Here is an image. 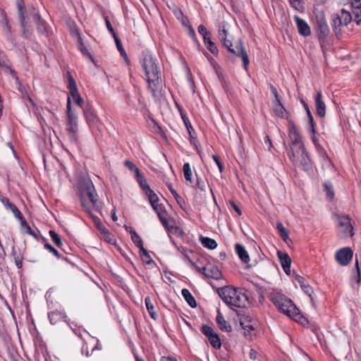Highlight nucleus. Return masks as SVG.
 I'll list each match as a JSON object with an SVG mask.
<instances>
[{
    "label": "nucleus",
    "mask_w": 361,
    "mask_h": 361,
    "mask_svg": "<svg viewBox=\"0 0 361 361\" xmlns=\"http://www.w3.org/2000/svg\"><path fill=\"white\" fill-rule=\"evenodd\" d=\"M218 293L223 301L231 308L238 307L235 322L239 323L243 334L246 336L248 327V316L246 306L248 304V296L242 289H236L231 286L221 288Z\"/></svg>",
    "instance_id": "1"
},
{
    "label": "nucleus",
    "mask_w": 361,
    "mask_h": 361,
    "mask_svg": "<svg viewBox=\"0 0 361 361\" xmlns=\"http://www.w3.org/2000/svg\"><path fill=\"white\" fill-rule=\"evenodd\" d=\"M140 63L146 75L147 88L157 97L161 88V68L157 57L148 50L142 51Z\"/></svg>",
    "instance_id": "2"
},
{
    "label": "nucleus",
    "mask_w": 361,
    "mask_h": 361,
    "mask_svg": "<svg viewBox=\"0 0 361 361\" xmlns=\"http://www.w3.org/2000/svg\"><path fill=\"white\" fill-rule=\"evenodd\" d=\"M97 194L92 182L85 180L80 185V199L81 206L90 214L93 221L99 218L92 214V210L98 211L100 209Z\"/></svg>",
    "instance_id": "3"
},
{
    "label": "nucleus",
    "mask_w": 361,
    "mask_h": 361,
    "mask_svg": "<svg viewBox=\"0 0 361 361\" xmlns=\"http://www.w3.org/2000/svg\"><path fill=\"white\" fill-rule=\"evenodd\" d=\"M269 298L278 310L289 317L295 321H299L302 318L298 307L285 295L274 290L270 293Z\"/></svg>",
    "instance_id": "4"
},
{
    "label": "nucleus",
    "mask_w": 361,
    "mask_h": 361,
    "mask_svg": "<svg viewBox=\"0 0 361 361\" xmlns=\"http://www.w3.org/2000/svg\"><path fill=\"white\" fill-rule=\"evenodd\" d=\"M219 38L222 44L228 49V51L232 54H235L236 56H240L243 61L244 68L247 71L248 67V56L245 47L243 46V43L241 39H239L238 44L235 45V48H233V45L231 41L228 39V33L226 29V26L224 23H221L219 27Z\"/></svg>",
    "instance_id": "5"
},
{
    "label": "nucleus",
    "mask_w": 361,
    "mask_h": 361,
    "mask_svg": "<svg viewBox=\"0 0 361 361\" xmlns=\"http://www.w3.org/2000/svg\"><path fill=\"white\" fill-rule=\"evenodd\" d=\"M352 21L350 13L343 8L331 16V27L337 38H341L346 27Z\"/></svg>",
    "instance_id": "6"
},
{
    "label": "nucleus",
    "mask_w": 361,
    "mask_h": 361,
    "mask_svg": "<svg viewBox=\"0 0 361 361\" xmlns=\"http://www.w3.org/2000/svg\"><path fill=\"white\" fill-rule=\"evenodd\" d=\"M288 158L294 163L300 162V165L305 171L312 170L311 160L308 157L306 149L302 147L290 149L288 152Z\"/></svg>",
    "instance_id": "7"
},
{
    "label": "nucleus",
    "mask_w": 361,
    "mask_h": 361,
    "mask_svg": "<svg viewBox=\"0 0 361 361\" xmlns=\"http://www.w3.org/2000/svg\"><path fill=\"white\" fill-rule=\"evenodd\" d=\"M314 24L319 40L325 39L329 35L330 30L323 13H319L316 15Z\"/></svg>",
    "instance_id": "8"
},
{
    "label": "nucleus",
    "mask_w": 361,
    "mask_h": 361,
    "mask_svg": "<svg viewBox=\"0 0 361 361\" xmlns=\"http://www.w3.org/2000/svg\"><path fill=\"white\" fill-rule=\"evenodd\" d=\"M66 130L68 133V138L73 143H76L78 140V116L76 114H69L67 117Z\"/></svg>",
    "instance_id": "9"
},
{
    "label": "nucleus",
    "mask_w": 361,
    "mask_h": 361,
    "mask_svg": "<svg viewBox=\"0 0 361 361\" xmlns=\"http://www.w3.org/2000/svg\"><path fill=\"white\" fill-rule=\"evenodd\" d=\"M338 226L341 232L344 237H351L354 235L353 227L351 223V219L347 215H336Z\"/></svg>",
    "instance_id": "10"
},
{
    "label": "nucleus",
    "mask_w": 361,
    "mask_h": 361,
    "mask_svg": "<svg viewBox=\"0 0 361 361\" xmlns=\"http://www.w3.org/2000/svg\"><path fill=\"white\" fill-rule=\"evenodd\" d=\"M201 331L207 338L214 348L219 349L221 347V342L218 334L211 326L204 324L201 328Z\"/></svg>",
    "instance_id": "11"
},
{
    "label": "nucleus",
    "mask_w": 361,
    "mask_h": 361,
    "mask_svg": "<svg viewBox=\"0 0 361 361\" xmlns=\"http://www.w3.org/2000/svg\"><path fill=\"white\" fill-rule=\"evenodd\" d=\"M289 137L291 139V145L290 149L299 148L302 147L301 135H300L298 128L293 123H290L288 126Z\"/></svg>",
    "instance_id": "12"
},
{
    "label": "nucleus",
    "mask_w": 361,
    "mask_h": 361,
    "mask_svg": "<svg viewBox=\"0 0 361 361\" xmlns=\"http://www.w3.org/2000/svg\"><path fill=\"white\" fill-rule=\"evenodd\" d=\"M17 6L18 8V13H19V20L20 22L21 27L23 29V33L22 35L25 38H29L31 35V30L29 28V26L27 24V22L25 21V18L23 13V0H17Z\"/></svg>",
    "instance_id": "13"
},
{
    "label": "nucleus",
    "mask_w": 361,
    "mask_h": 361,
    "mask_svg": "<svg viewBox=\"0 0 361 361\" xmlns=\"http://www.w3.org/2000/svg\"><path fill=\"white\" fill-rule=\"evenodd\" d=\"M353 251L350 247H345L338 250L336 253V259L342 266L349 264L353 257Z\"/></svg>",
    "instance_id": "14"
},
{
    "label": "nucleus",
    "mask_w": 361,
    "mask_h": 361,
    "mask_svg": "<svg viewBox=\"0 0 361 361\" xmlns=\"http://www.w3.org/2000/svg\"><path fill=\"white\" fill-rule=\"evenodd\" d=\"M196 269L201 272L205 277L213 279H219L221 276V273L219 269L214 266L204 267L200 268L196 267Z\"/></svg>",
    "instance_id": "15"
},
{
    "label": "nucleus",
    "mask_w": 361,
    "mask_h": 361,
    "mask_svg": "<svg viewBox=\"0 0 361 361\" xmlns=\"http://www.w3.org/2000/svg\"><path fill=\"white\" fill-rule=\"evenodd\" d=\"M0 27L3 35L8 39L12 40L13 30L5 13L2 12L0 16Z\"/></svg>",
    "instance_id": "16"
},
{
    "label": "nucleus",
    "mask_w": 361,
    "mask_h": 361,
    "mask_svg": "<svg viewBox=\"0 0 361 361\" xmlns=\"http://www.w3.org/2000/svg\"><path fill=\"white\" fill-rule=\"evenodd\" d=\"M0 67L6 73L11 75V76L18 80L17 74L14 70L12 69L11 62L8 59L7 56L3 51H0Z\"/></svg>",
    "instance_id": "17"
},
{
    "label": "nucleus",
    "mask_w": 361,
    "mask_h": 361,
    "mask_svg": "<svg viewBox=\"0 0 361 361\" xmlns=\"http://www.w3.org/2000/svg\"><path fill=\"white\" fill-rule=\"evenodd\" d=\"M294 20L296 23L297 28L300 35H302L304 37H307L310 35V27L305 20H302L298 16H295L294 17Z\"/></svg>",
    "instance_id": "18"
},
{
    "label": "nucleus",
    "mask_w": 361,
    "mask_h": 361,
    "mask_svg": "<svg viewBox=\"0 0 361 361\" xmlns=\"http://www.w3.org/2000/svg\"><path fill=\"white\" fill-rule=\"evenodd\" d=\"M322 97L321 91L317 92L314 96V102L317 115L320 118H324L326 115V105Z\"/></svg>",
    "instance_id": "19"
},
{
    "label": "nucleus",
    "mask_w": 361,
    "mask_h": 361,
    "mask_svg": "<svg viewBox=\"0 0 361 361\" xmlns=\"http://www.w3.org/2000/svg\"><path fill=\"white\" fill-rule=\"evenodd\" d=\"M355 16L357 25L361 24V0H348Z\"/></svg>",
    "instance_id": "20"
},
{
    "label": "nucleus",
    "mask_w": 361,
    "mask_h": 361,
    "mask_svg": "<svg viewBox=\"0 0 361 361\" xmlns=\"http://www.w3.org/2000/svg\"><path fill=\"white\" fill-rule=\"evenodd\" d=\"M83 111L86 121L90 126H96L98 123L99 118L89 104L85 106Z\"/></svg>",
    "instance_id": "21"
},
{
    "label": "nucleus",
    "mask_w": 361,
    "mask_h": 361,
    "mask_svg": "<svg viewBox=\"0 0 361 361\" xmlns=\"http://www.w3.org/2000/svg\"><path fill=\"white\" fill-rule=\"evenodd\" d=\"M164 212L163 208L159 209V211L156 212L157 214L159 220L161 221L162 225L168 230L169 233L173 232L174 233H180L181 231L180 229L177 226H172L169 225V220L168 219L162 214Z\"/></svg>",
    "instance_id": "22"
},
{
    "label": "nucleus",
    "mask_w": 361,
    "mask_h": 361,
    "mask_svg": "<svg viewBox=\"0 0 361 361\" xmlns=\"http://www.w3.org/2000/svg\"><path fill=\"white\" fill-rule=\"evenodd\" d=\"M68 81L70 94L72 97L73 102H75L80 95L78 92L76 82L69 72H68Z\"/></svg>",
    "instance_id": "23"
},
{
    "label": "nucleus",
    "mask_w": 361,
    "mask_h": 361,
    "mask_svg": "<svg viewBox=\"0 0 361 361\" xmlns=\"http://www.w3.org/2000/svg\"><path fill=\"white\" fill-rule=\"evenodd\" d=\"M145 195L147 196L150 204L155 212H158L159 209L163 208V207L158 203L159 197L157 195L151 188L145 192Z\"/></svg>",
    "instance_id": "24"
},
{
    "label": "nucleus",
    "mask_w": 361,
    "mask_h": 361,
    "mask_svg": "<svg viewBox=\"0 0 361 361\" xmlns=\"http://www.w3.org/2000/svg\"><path fill=\"white\" fill-rule=\"evenodd\" d=\"M1 203L5 206L7 209H10L16 218L22 220L23 216L18 207L11 203L7 197L1 198Z\"/></svg>",
    "instance_id": "25"
},
{
    "label": "nucleus",
    "mask_w": 361,
    "mask_h": 361,
    "mask_svg": "<svg viewBox=\"0 0 361 361\" xmlns=\"http://www.w3.org/2000/svg\"><path fill=\"white\" fill-rule=\"evenodd\" d=\"M216 322L221 331L230 332L232 330L231 326L226 321L220 311L217 310Z\"/></svg>",
    "instance_id": "26"
},
{
    "label": "nucleus",
    "mask_w": 361,
    "mask_h": 361,
    "mask_svg": "<svg viewBox=\"0 0 361 361\" xmlns=\"http://www.w3.org/2000/svg\"><path fill=\"white\" fill-rule=\"evenodd\" d=\"M33 21L35 23L38 32L41 34L47 32L46 22L41 18L39 13H35L33 16Z\"/></svg>",
    "instance_id": "27"
},
{
    "label": "nucleus",
    "mask_w": 361,
    "mask_h": 361,
    "mask_svg": "<svg viewBox=\"0 0 361 361\" xmlns=\"http://www.w3.org/2000/svg\"><path fill=\"white\" fill-rule=\"evenodd\" d=\"M235 251L243 262H248V254L244 246L240 243H236L235 245Z\"/></svg>",
    "instance_id": "28"
},
{
    "label": "nucleus",
    "mask_w": 361,
    "mask_h": 361,
    "mask_svg": "<svg viewBox=\"0 0 361 361\" xmlns=\"http://www.w3.org/2000/svg\"><path fill=\"white\" fill-rule=\"evenodd\" d=\"M181 294L184 299L185 300V301L191 307H195L197 306V302L195 298L192 295V294L188 289L183 288L181 290Z\"/></svg>",
    "instance_id": "29"
},
{
    "label": "nucleus",
    "mask_w": 361,
    "mask_h": 361,
    "mask_svg": "<svg viewBox=\"0 0 361 361\" xmlns=\"http://www.w3.org/2000/svg\"><path fill=\"white\" fill-rule=\"evenodd\" d=\"M49 319L51 324H55L58 322L63 320V319L65 317L64 313L59 312V311H53L51 312L49 315Z\"/></svg>",
    "instance_id": "30"
},
{
    "label": "nucleus",
    "mask_w": 361,
    "mask_h": 361,
    "mask_svg": "<svg viewBox=\"0 0 361 361\" xmlns=\"http://www.w3.org/2000/svg\"><path fill=\"white\" fill-rule=\"evenodd\" d=\"M200 240L202 245L204 247H207L210 250H214V249L216 248V247H217V243L214 239H212L208 237H202H202H200Z\"/></svg>",
    "instance_id": "31"
},
{
    "label": "nucleus",
    "mask_w": 361,
    "mask_h": 361,
    "mask_svg": "<svg viewBox=\"0 0 361 361\" xmlns=\"http://www.w3.org/2000/svg\"><path fill=\"white\" fill-rule=\"evenodd\" d=\"M277 255L280 260L282 267H286V268H288V266H290L291 259L287 253L281 251H278Z\"/></svg>",
    "instance_id": "32"
},
{
    "label": "nucleus",
    "mask_w": 361,
    "mask_h": 361,
    "mask_svg": "<svg viewBox=\"0 0 361 361\" xmlns=\"http://www.w3.org/2000/svg\"><path fill=\"white\" fill-rule=\"evenodd\" d=\"M274 112L278 117L284 118L286 116V111L282 105L281 100H279V102L274 101Z\"/></svg>",
    "instance_id": "33"
},
{
    "label": "nucleus",
    "mask_w": 361,
    "mask_h": 361,
    "mask_svg": "<svg viewBox=\"0 0 361 361\" xmlns=\"http://www.w3.org/2000/svg\"><path fill=\"white\" fill-rule=\"evenodd\" d=\"M145 303L147 310L150 317L154 320L157 319L158 317V315H157V312L154 311V305H153L151 299L149 298V297L145 298Z\"/></svg>",
    "instance_id": "34"
},
{
    "label": "nucleus",
    "mask_w": 361,
    "mask_h": 361,
    "mask_svg": "<svg viewBox=\"0 0 361 361\" xmlns=\"http://www.w3.org/2000/svg\"><path fill=\"white\" fill-rule=\"evenodd\" d=\"M297 281L300 284L301 288L303 290V291L309 296H311V294L312 293V288L305 283V280L303 277L300 276H298L296 278Z\"/></svg>",
    "instance_id": "35"
},
{
    "label": "nucleus",
    "mask_w": 361,
    "mask_h": 361,
    "mask_svg": "<svg viewBox=\"0 0 361 361\" xmlns=\"http://www.w3.org/2000/svg\"><path fill=\"white\" fill-rule=\"evenodd\" d=\"M135 177H136L137 181L139 183L140 187L142 189L143 191H145V192L150 189V187L147 184L146 179L144 178V176L141 173H139Z\"/></svg>",
    "instance_id": "36"
},
{
    "label": "nucleus",
    "mask_w": 361,
    "mask_h": 361,
    "mask_svg": "<svg viewBox=\"0 0 361 361\" xmlns=\"http://www.w3.org/2000/svg\"><path fill=\"white\" fill-rule=\"evenodd\" d=\"M140 252L141 258L144 263H146L147 264L154 263V261L149 256L147 250L144 247H142L141 248H140Z\"/></svg>",
    "instance_id": "37"
},
{
    "label": "nucleus",
    "mask_w": 361,
    "mask_h": 361,
    "mask_svg": "<svg viewBox=\"0 0 361 361\" xmlns=\"http://www.w3.org/2000/svg\"><path fill=\"white\" fill-rule=\"evenodd\" d=\"M204 43L205 44L207 48L213 54H216L218 53V49L215 44L212 41L210 37H205L204 39Z\"/></svg>",
    "instance_id": "38"
},
{
    "label": "nucleus",
    "mask_w": 361,
    "mask_h": 361,
    "mask_svg": "<svg viewBox=\"0 0 361 361\" xmlns=\"http://www.w3.org/2000/svg\"><path fill=\"white\" fill-rule=\"evenodd\" d=\"M49 236L51 238L52 241L54 243V244L59 248H61L63 246L62 240L60 238V236L54 231H49Z\"/></svg>",
    "instance_id": "39"
},
{
    "label": "nucleus",
    "mask_w": 361,
    "mask_h": 361,
    "mask_svg": "<svg viewBox=\"0 0 361 361\" xmlns=\"http://www.w3.org/2000/svg\"><path fill=\"white\" fill-rule=\"evenodd\" d=\"M183 171L184 173V177L187 181L190 183L192 182V171L190 169V165L189 163H185L183 167Z\"/></svg>",
    "instance_id": "40"
},
{
    "label": "nucleus",
    "mask_w": 361,
    "mask_h": 361,
    "mask_svg": "<svg viewBox=\"0 0 361 361\" xmlns=\"http://www.w3.org/2000/svg\"><path fill=\"white\" fill-rule=\"evenodd\" d=\"M308 121H307V130L308 133H316V123L314 121V118L312 114L307 115Z\"/></svg>",
    "instance_id": "41"
},
{
    "label": "nucleus",
    "mask_w": 361,
    "mask_h": 361,
    "mask_svg": "<svg viewBox=\"0 0 361 361\" xmlns=\"http://www.w3.org/2000/svg\"><path fill=\"white\" fill-rule=\"evenodd\" d=\"M131 240L137 247L141 248L143 247V242L137 232H133V235H131Z\"/></svg>",
    "instance_id": "42"
},
{
    "label": "nucleus",
    "mask_w": 361,
    "mask_h": 361,
    "mask_svg": "<svg viewBox=\"0 0 361 361\" xmlns=\"http://www.w3.org/2000/svg\"><path fill=\"white\" fill-rule=\"evenodd\" d=\"M276 228L280 233L281 237L286 240L288 238V232L285 228L281 223H278L276 225Z\"/></svg>",
    "instance_id": "43"
},
{
    "label": "nucleus",
    "mask_w": 361,
    "mask_h": 361,
    "mask_svg": "<svg viewBox=\"0 0 361 361\" xmlns=\"http://www.w3.org/2000/svg\"><path fill=\"white\" fill-rule=\"evenodd\" d=\"M169 190L176 199L178 204L183 208V204H185L184 200L179 196L176 191L172 188L171 185H169Z\"/></svg>",
    "instance_id": "44"
},
{
    "label": "nucleus",
    "mask_w": 361,
    "mask_h": 361,
    "mask_svg": "<svg viewBox=\"0 0 361 361\" xmlns=\"http://www.w3.org/2000/svg\"><path fill=\"white\" fill-rule=\"evenodd\" d=\"M324 190L326 193V196L329 200H332L334 197L333 186L330 182H326L324 184Z\"/></svg>",
    "instance_id": "45"
},
{
    "label": "nucleus",
    "mask_w": 361,
    "mask_h": 361,
    "mask_svg": "<svg viewBox=\"0 0 361 361\" xmlns=\"http://www.w3.org/2000/svg\"><path fill=\"white\" fill-rule=\"evenodd\" d=\"M355 268H356V270H355V272L354 273V275H353V276H352V279L354 280L357 283H359L361 281V277H360V270L359 264H358L357 260H356V262H355Z\"/></svg>",
    "instance_id": "46"
},
{
    "label": "nucleus",
    "mask_w": 361,
    "mask_h": 361,
    "mask_svg": "<svg viewBox=\"0 0 361 361\" xmlns=\"http://www.w3.org/2000/svg\"><path fill=\"white\" fill-rule=\"evenodd\" d=\"M125 165L129 170L135 172V176H137L139 173H140L138 168L133 162H131L128 160H126L125 161Z\"/></svg>",
    "instance_id": "47"
},
{
    "label": "nucleus",
    "mask_w": 361,
    "mask_h": 361,
    "mask_svg": "<svg viewBox=\"0 0 361 361\" xmlns=\"http://www.w3.org/2000/svg\"><path fill=\"white\" fill-rule=\"evenodd\" d=\"M114 39H115V42H116V47H117L118 50L119 51V52L121 53V54L123 57H126L127 54H126V52L125 51V50H124V49H123V47L122 46V43H121V39L118 38V37H114Z\"/></svg>",
    "instance_id": "48"
},
{
    "label": "nucleus",
    "mask_w": 361,
    "mask_h": 361,
    "mask_svg": "<svg viewBox=\"0 0 361 361\" xmlns=\"http://www.w3.org/2000/svg\"><path fill=\"white\" fill-rule=\"evenodd\" d=\"M44 246L45 249L48 250L50 252H51L57 258L61 257L59 251L57 250H56L53 246H51L49 243H45Z\"/></svg>",
    "instance_id": "49"
},
{
    "label": "nucleus",
    "mask_w": 361,
    "mask_h": 361,
    "mask_svg": "<svg viewBox=\"0 0 361 361\" xmlns=\"http://www.w3.org/2000/svg\"><path fill=\"white\" fill-rule=\"evenodd\" d=\"M198 32L202 35L203 39L205 37H209L210 33L207 30V28L203 25H200L197 27Z\"/></svg>",
    "instance_id": "50"
},
{
    "label": "nucleus",
    "mask_w": 361,
    "mask_h": 361,
    "mask_svg": "<svg viewBox=\"0 0 361 361\" xmlns=\"http://www.w3.org/2000/svg\"><path fill=\"white\" fill-rule=\"evenodd\" d=\"M179 110H180V112L181 117H182V118L183 120V122H184V123H185V126H186V128L188 129V131L190 132V129H192V126H191V124H190L188 117L185 116V114L183 113L182 109L179 108Z\"/></svg>",
    "instance_id": "51"
},
{
    "label": "nucleus",
    "mask_w": 361,
    "mask_h": 361,
    "mask_svg": "<svg viewBox=\"0 0 361 361\" xmlns=\"http://www.w3.org/2000/svg\"><path fill=\"white\" fill-rule=\"evenodd\" d=\"M212 159L215 161V163L216 164L219 171L221 172H222L224 171V164L221 161L219 157L217 155H216V154H213L212 155Z\"/></svg>",
    "instance_id": "52"
},
{
    "label": "nucleus",
    "mask_w": 361,
    "mask_h": 361,
    "mask_svg": "<svg viewBox=\"0 0 361 361\" xmlns=\"http://www.w3.org/2000/svg\"><path fill=\"white\" fill-rule=\"evenodd\" d=\"M105 23H106V25L108 30L111 33L114 38L116 37H118V35H116V33L115 32V31L113 28L109 20L107 18H105Z\"/></svg>",
    "instance_id": "53"
},
{
    "label": "nucleus",
    "mask_w": 361,
    "mask_h": 361,
    "mask_svg": "<svg viewBox=\"0 0 361 361\" xmlns=\"http://www.w3.org/2000/svg\"><path fill=\"white\" fill-rule=\"evenodd\" d=\"M79 49L80 50L81 53L83 55L88 56L90 59H91L92 60V55L90 54V53L88 51L87 49L85 47V45L82 43L80 44Z\"/></svg>",
    "instance_id": "54"
},
{
    "label": "nucleus",
    "mask_w": 361,
    "mask_h": 361,
    "mask_svg": "<svg viewBox=\"0 0 361 361\" xmlns=\"http://www.w3.org/2000/svg\"><path fill=\"white\" fill-rule=\"evenodd\" d=\"M229 205L235 210V212L238 214V216L242 214V212L240 207L235 204V202L233 200H230L228 202Z\"/></svg>",
    "instance_id": "55"
},
{
    "label": "nucleus",
    "mask_w": 361,
    "mask_h": 361,
    "mask_svg": "<svg viewBox=\"0 0 361 361\" xmlns=\"http://www.w3.org/2000/svg\"><path fill=\"white\" fill-rule=\"evenodd\" d=\"M291 6L296 10L300 11L302 6L300 0H289Z\"/></svg>",
    "instance_id": "56"
},
{
    "label": "nucleus",
    "mask_w": 361,
    "mask_h": 361,
    "mask_svg": "<svg viewBox=\"0 0 361 361\" xmlns=\"http://www.w3.org/2000/svg\"><path fill=\"white\" fill-rule=\"evenodd\" d=\"M255 256H256V257H255V259H254V262H253V264H250V267H251V266H252V265H253V266L257 265V264H258V262H265V260H264V257H262L261 255H259L257 253V251H256Z\"/></svg>",
    "instance_id": "57"
},
{
    "label": "nucleus",
    "mask_w": 361,
    "mask_h": 361,
    "mask_svg": "<svg viewBox=\"0 0 361 361\" xmlns=\"http://www.w3.org/2000/svg\"><path fill=\"white\" fill-rule=\"evenodd\" d=\"M309 134L310 135L311 140H312L313 144L314 145V146L317 148L320 147V145L319 144V139H318L317 136L316 135V133H309Z\"/></svg>",
    "instance_id": "58"
},
{
    "label": "nucleus",
    "mask_w": 361,
    "mask_h": 361,
    "mask_svg": "<svg viewBox=\"0 0 361 361\" xmlns=\"http://www.w3.org/2000/svg\"><path fill=\"white\" fill-rule=\"evenodd\" d=\"M14 259H15L16 265L17 266V267L18 269H20L23 265L22 259L19 256H16V255H14Z\"/></svg>",
    "instance_id": "59"
},
{
    "label": "nucleus",
    "mask_w": 361,
    "mask_h": 361,
    "mask_svg": "<svg viewBox=\"0 0 361 361\" xmlns=\"http://www.w3.org/2000/svg\"><path fill=\"white\" fill-rule=\"evenodd\" d=\"M197 186L198 187V188H200L201 190H205V184H204V182L202 181V180L197 178Z\"/></svg>",
    "instance_id": "60"
},
{
    "label": "nucleus",
    "mask_w": 361,
    "mask_h": 361,
    "mask_svg": "<svg viewBox=\"0 0 361 361\" xmlns=\"http://www.w3.org/2000/svg\"><path fill=\"white\" fill-rule=\"evenodd\" d=\"M264 144L267 147L268 149L269 150H271V148L272 147V145H271V140L269 138V137L268 135H267L265 137H264Z\"/></svg>",
    "instance_id": "61"
},
{
    "label": "nucleus",
    "mask_w": 361,
    "mask_h": 361,
    "mask_svg": "<svg viewBox=\"0 0 361 361\" xmlns=\"http://www.w3.org/2000/svg\"><path fill=\"white\" fill-rule=\"evenodd\" d=\"M35 13H38V12L35 11V8L33 6L30 7L28 18L32 19V20L33 21V16Z\"/></svg>",
    "instance_id": "62"
},
{
    "label": "nucleus",
    "mask_w": 361,
    "mask_h": 361,
    "mask_svg": "<svg viewBox=\"0 0 361 361\" xmlns=\"http://www.w3.org/2000/svg\"><path fill=\"white\" fill-rule=\"evenodd\" d=\"M26 231H27V233H29L30 235L35 237V238H37V233L35 231H32L28 225L26 226Z\"/></svg>",
    "instance_id": "63"
},
{
    "label": "nucleus",
    "mask_w": 361,
    "mask_h": 361,
    "mask_svg": "<svg viewBox=\"0 0 361 361\" xmlns=\"http://www.w3.org/2000/svg\"><path fill=\"white\" fill-rule=\"evenodd\" d=\"M271 89L272 94L275 97V101L276 102H279L280 99H279V94H278V92H277L276 89L274 87H273V86H271Z\"/></svg>",
    "instance_id": "64"
}]
</instances>
